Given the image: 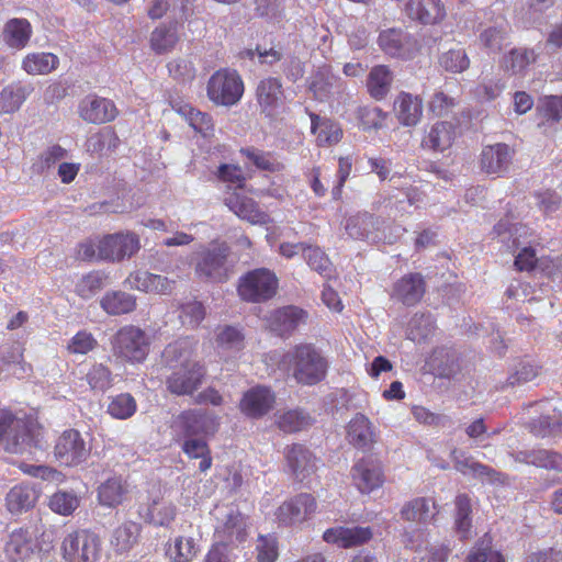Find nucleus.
Listing matches in <instances>:
<instances>
[{
    "mask_svg": "<svg viewBox=\"0 0 562 562\" xmlns=\"http://www.w3.org/2000/svg\"><path fill=\"white\" fill-rule=\"evenodd\" d=\"M198 340L180 338L167 345L161 353L162 362L172 369L167 378V389L176 395H190L204 380L206 370L196 359Z\"/></svg>",
    "mask_w": 562,
    "mask_h": 562,
    "instance_id": "nucleus-1",
    "label": "nucleus"
},
{
    "mask_svg": "<svg viewBox=\"0 0 562 562\" xmlns=\"http://www.w3.org/2000/svg\"><path fill=\"white\" fill-rule=\"evenodd\" d=\"M280 366L288 370L302 385H315L327 374L328 361L312 344H300L289 349L281 358Z\"/></svg>",
    "mask_w": 562,
    "mask_h": 562,
    "instance_id": "nucleus-2",
    "label": "nucleus"
},
{
    "mask_svg": "<svg viewBox=\"0 0 562 562\" xmlns=\"http://www.w3.org/2000/svg\"><path fill=\"white\" fill-rule=\"evenodd\" d=\"M34 443L30 425L8 411H0V446L9 453L23 454Z\"/></svg>",
    "mask_w": 562,
    "mask_h": 562,
    "instance_id": "nucleus-3",
    "label": "nucleus"
},
{
    "mask_svg": "<svg viewBox=\"0 0 562 562\" xmlns=\"http://www.w3.org/2000/svg\"><path fill=\"white\" fill-rule=\"evenodd\" d=\"M206 93L216 105L232 106L241 99L244 82L237 71L220 69L210 77Z\"/></svg>",
    "mask_w": 562,
    "mask_h": 562,
    "instance_id": "nucleus-4",
    "label": "nucleus"
},
{
    "mask_svg": "<svg viewBox=\"0 0 562 562\" xmlns=\"http://www.w3.org/2000/svg\"><path fill=\"white\" fill-rule=\"evenodd\" d=\"M113 355L127 362H142L149 351L146 334L138 327L124 326L112 339Z\"/></svg>",
    "mask_w": 562,
    "mask_h": 562,
    "instance_id": "nucleus-5",
    "label": "nucleus"
},
{
    "mask_svg": "<svg viewBox=\"0 0 562 562\" xmlns=\"http://www.w3.org/2000/svg\"><path fill=\"white\" fill-rule=\"evenodd\" d=\"M278 289L276 274L266 268L247 272L239 279L238 294L247 302H265L274 296Z\"/></svg>",
    "mask_w": 562,
    "mask_h": 562,
    "instance_id": "nucleus-6",
    "label": "nucleus"
},
{
    "mask_svg": "<svg viewBox=\"0 0 562 562\" xmlns=\"http://www.w3.org/2000/svg\"><path fill=\"white\" fill-rule=\"evenodd\" d=\"M140 249L139 236L133 232L109 234L98 243V259L122 261L131 258Z\"/></svg>",
    "mask_w": 562,
    "mask_h": 562,
    "instance_id": "nucleus-7",
    "label": "nucleus"
},
{
    "mask_svg": "<svg viewBox=\"0 0 562 562\" xmlns=\"http://www.w3.org/2000/svg\"><path fill=\"white\" fill-rule=\"evenodd\" d=\"M61 550L68 562H94L100 552V539L88 530H78L67 535Z\"/></svg>",
    "mask_w": 562,
    "mask_h": 562,
    "instance_id": "nucleus-8",
    "label": "nucleus"
},
{
    "mask_svg": "<svg viewBox=\"0 0 562 562\" xmlns=\"http://www.w3.org/2000/svg\"><path fill=\"white\" fill-rule=\"evenodd\" d=\"M90 450V446L78 430L67 429L58 437L54 454L60 464L75 467L88 459Z\"/></svg>",
    "mask_w": 562,
    "mask_h": 562,
    "instance_id": "nucleus-9",
    "label": "nucleus"
},
{
    "mask_svg": "<svg viewBox=\"0 0 562 562\" xmlns=\"http://www.w3.org/2000/svg\"><path fill=\"white\" fill-rule=\"evenodd\" d=\"M172 427L184 438L213 435L218 427V417L205 409H189L175 418Z\"/></svg>",
    "mask_w": 562,
    "mask_h": 562,
    "instance_id": "nucleus-10",
    "label": "nucleus"
},
{
    "mask_svg": "<svg viewBox=\"0 0 562 562\" xmlns=\"http://www.w3.org/2000/svg\"><path fill=\"white\" fill-rule=\"evenodd\" d=\"M528 408L536 416L530 422V430L538 437L554 435L562 426V414L552 401L543 400L529 404Z\"/></svg>",
    "mask_w": 562,
    "mask_h": 562,
    "instance_id": "nucleus-11",
    "label": "nucleus"
},
{
    "mask_svg": "<svg viewBox=\"0 0 562 562\" xmlns=\"http://www.w3.org/2000/svg\"><path fill=\"white\" fill-rule=\"evenodd\" d=\"M227 248L217 246L203 248L195 262V272L199 278L222 281L227 276Z\"/></svg>",
    "mask_w": 562,
    "mask_h": 562,
    "instance_id": "nucleus-12",
    "label": "nucleus"
},
{
    "mask_svg": "<svg viewBox=\"0 0 562 562\" xmlns=\"http://www.w3.org/2000/svg\"><path fill=\"white\" fill-rule=\"evenodd\" d=\"M315 509V498L311 494L302 493L281 504L276 516L280 524L291 526L307 520Z\"/></svg>",
    "mask_w": 562,
    "mask_h": 562,
    "instance_id": "nucleus-13",
    "label": "nucleus"
},
{
    "mask_svg": "<svg viewBox=\"0 0 562 562\" xmlns=\"http://www.w3.org/2000/svg\"><path fill=\"white\" fill-rule=\"evenodd\" d=\"M373 532L370 527L337 526L324 531L323 540L339 548L348 549L362 546L371 540Z\"/></svg>",
    "mask_w": 562,
    "mask_h": 562,
    "instance_id": "nucleus-14",
    "label": "nucleus"
},
{
    "mask_svg": "<svg viewBox=\"0 0 562 562\" xmlns=\"http://www.w3.org/2000/svg\"><path fill=\"white\" fill-rule=\"evenodd\" d=\"M379 45L385 54L400 58L412 57L416 49V41L400 29H389L381 32Z\"/></svg>",
    "mask_w": 562,
    "mask_h": 562,
    "instance_id": "nucleus-15",
    "label": "nucleus"
},
{
    "mask_svg": "<svg viewBox=\"0 0 562 562\" xmlns=\"http://www.w3.org/2000/svg\"><path fill=\"white\" fill-rule=\"evenodd\" d=\"M274 401L276 396L270 389L258 385L244 393L239 408L246 416L259 418L273 407Z\"/></svg>",
    "mask_w": 562,
    "mask_h": 562,
    "instance_id": "nucleus-16",
    "label": "nucleus"
},
{
    "mask_svg": "<svg viewBox=\"0 0 562 562\" xmlns=\"http://www.w3.org/2000/svg\"><path fill=\"white\" fill-rule=\"evenodd\" d=\"M288 470L297 481H304L316 471V459L303 445L294 443L284 451Z\"/></svg>",
    "mask_w": 562,
    "mask_h": 562,
    "instance_id": "nucleus-17",
    "label": "nucleus"
},
{
    "mask_svg": "<svg viewBox=\"0 0 562 562\" xmlns=\"http://www.w3.org/2000/svg\"><path fill=\"white\" fill-rule=\"evenodd\" d=\"M79 115L86 122L102 124L113 121L117 111L111 100L88 95L79 104Z\"/></svg>",
    "mask_w": 562,
    "mask_h": 562,
    "instance_id": "nucleus-18",
    "label": "nucleus"
},
{
    "mask_svg": "<svg viewBox=\"0 0 562 562\" xmlns=\"http://www.w3.org/2000/svg\"><path fill=\"white\" fill-rule=\"evenodd\" d=\"M383 220L369 213L357 214L347 220L346 232L353 239H367L378 243L383 239L380 228ZM384 239L386 237L384 236Z\"/></svg>",
    "mask_w": 562,
    "mask_h": 562,
    "instance_id": "nucleus-19",
    "label": "nucleus"
},
{
    "mask_svg": "<svg viewBox=\"0 0 562 562\" xmlns=\"http://www.w3.org/2000/svg\"><path fill=\"white\" fill-rule=\"evenodd\" d=\"M451 456L456 470L464 475H472L473 477L481 479L492 484H503L505 482L504 474L488 465L475 461L472 457L465 456L462 451L453 450Z\"/></svg>",
    "mask_w": 562,
    "mask_h": 562,
    "instance_id": "nucleus-20",
    "label": "nucleus"
},
{
    "mask_svg": "<svg viewBox=\"0 0 562 562\" xmlns=\"http://www.w3.org/2000/svg\"><path fill=\"white\" fill-rule=\"evenodd\" d=\"M351 475L355 485L363 494L381 487L384 481L381 465L369 459L359 460L352 467Z\"/></svg>",
    "mask_w": 562,
    "mask_h": 562,
    "instance_id": "nucleus-21",
    "label": "nucleus"
},
{
    "mask_svg": "<svg viewBox=\"0 0 562 562\" xmlns=\"http://www.w3.org/2000/svg\"><path fill=\"white\" fill-rule=\"evenodd\" d=\"M256 94L262 113L270 117L278 114L284 99L282 83L279 79L266 78L261 80Z\"/></svg>",
    "mask_w": 562,
    "mask_h": 562,
    "instance_id": "nucleus-22",
    "label": "nucleus"
},
{
    "mask_svg": "<svg viewBox=\"0 0 562 562\" xmlns=\"http://www.w3.org/2000/svg\"><path fill=\"white\" fill-rule=\"evenodd\" d=\"M378 432L371 420L363 414H356L347 426V440L358 449H370L375 443Z\"/></svg>",
    "mask_w": 562,
    "mask_h": 562,
    "instance_id": "nucleus-23",
    "label": "nucleus"
},
{
    "mask_svg": "<svg viewBox=\"0 0 562 562\" xmlns=\"http://www.w3.org/2000/svg\"><path fill=\"white\" fill-rule=\"evenodd\" d=\"M425 291L426 284L422 274L408 273L395 282L392 297L406 306H413L423 299Z\"/></svg>",
    "mask_w": 562,
    "mask_h": 562,
    "instance_id": "nucleus-24",
    "label": "nucleus"
},
{
    "mask_svg": "<svg viewBox=\"0 0 562 562\" xmlns=\"http://www.w3.org/2000/svg\"><path fill=\"white\" fill-rule=\"evenodd\" d=\"M406 12L412 20L425 25L438 24L446 16V8L441 0H409Z\"/></svg>",
    "mask_w": 562,
    "mask_h": 562,
    "instance_id": "nucleus-25",
    "label": "nucleus"
},
{
    "mask_svg": "<svg viewBox=\"0 0 562 562\" xmlns=\"http://www.w3.org/2000/svg\"><path fill=\"white\" fill-rule=\"evenodd\" d=\"M225 204L239 218L248 221L251 224L266 225L270 222L269 215L260 211L252 199L240 193H232L225 199Z\"/></svg>",
    "mask_w": 562,
    "mask_h": 562,
    "instance_id": "nucleus-26",
    "label": "nucleus"
},
{
    "mask_svg": "<svg viewBox=\"0 0 562 562\" xmlns=\"http://www.w3.org/2000/svg\"><path fill=\"white\" fill-rule=\"evenodd\" d=\"M125 283L128 288L157 294H168L172 291L175 281L167 277L154 274L148 271H136L131 273Z\"/></svg>",
    "mask_w": 562,
    "mask_h": 562,
    "instance_id": "nucleus-27",
    "label": "nucleus"
},
{
    "mask_svg": "<svg viewBox=\"0 0 562 562\" xmlns=\"http://www.w3.org/2000/svg\"><path fill=\"white\" fill-rule=\"evenodd\" d=\"M214 515L217 520L215 527L217 533H223L227 538L243 539L245 521L236 506L225 505L216 507Z\"/></svg>",
    "mask_w": 562,
    "mask_h": 562,
    "instance_id": "nucleus-28",
    "label": "nucleus"
},
{
    "mask_svg": "<svg viewBox=\"0 0 562 562\" xmlns=\"http://www.w3.org/2000/svg\"><path fill=\"white\" fill-rule=\"evenodd\" d=\"M513 158V150L508 145L497 143L483 148L481 154V168L486 173L505 172Z\"/></svg>",
    "mask_w": 562,
    "mask_h": 562,
    "instance_id": "nucleus-29",
    "label": "nucleus"
},
{
    "mask_svg": "<svg viewBox=\"0 0 562 562\" xmlns=\"http://www.w3.org/2000/svg\"><path fill=\"white\" fill-rule=\"evenodd\" d=\"M4 553L10 562H25L33 553L30 531L23 528L13 530L5 543Z\"/></svg>",
    "mask_w": 562,
    "mask_h": 562,
    "instance_id": "nucleus-30",
    "label": "nucleus"
},
{
    "mask_svg": "<svg viewBox=\"0 0 562 562\" xmlns=\"http://www.w3.org/2000/svg\"><path fill=\"white\" fill-rule=\"evenodd\" d=\"M435 502L427 497H416L406 502L400 514L402 519L417 524H428L437 515Z\"/></svg>",
    "mask_w": 562,
    "mask_h": 562,
    "instance_id": "nucleus-31",
    "label": "nucleus"
},
{
    "mask_svg": "<svg viewBox=\"0 0 562 562\" xmlns=\"http://www.w3.org/2000/svg\"><path fill=\"white\" fill-rule=\"evenodd\" d=\"M394 111L401 124L414 126L423 115V102L416 95L401 92L394 102Z\"/></svg>",
    "mask_w": 562,
    "mask_h": 562,
    "instance_id": "nucleus-32",
    "label": "nucleus"
},
{
    "mask_svg": "<svg viewBox=\"0 0 562 562\" xmlns=\"http://www.w3.org/2000/svg\"><path fill=\"white\" fill-rule=\"evenodd\" d=\"M342 82L333 74L329 66L319 67L310 78V90L315 98L323 101L329 98L335 90H340Z\"/></svg>",
    "mask_w": 562,
    "mask_h": 562,
    "instance_id": "nucleus-33",
    "label": "nucleus"
},
{
    "mask_svg": "<svg viewBox=\"0 0 562 562\" xmlns=\"http://www.w3.org/2000/svg\"><path fill=\"white\" fill-rule=\"evenodd\" d=\"M177 514L176 506L160 495H156L147 505L143 517L149 524L160 527L169 526Z\"/></svg>",
    "mask_w": 562,
    "mask_h": 562,
    "instance_id": "nucleus-34",
    "label": "nucleus"
},
{
    "mask_svg": "<svg viewBox=\"0 0 562 562\" xmlns=\"http://www.w3.org/2000/svg\"><path fill=\"white\" fill-rule=\"evenodd\" d=\"M310 117L311 131L316 136L318 146H331L341 139L342 131L337 123L315 113H311Z\"/></svg>",
    "mask_w": 562,
    "mask_h": 562,
    "instance_id": "nucleus-35",
    "label": "nucleus"
},
{
    "mask_svg": "<svg viewBox=\"0 0 562 562\" xmlns=\"http://www.w3.org/2000/svg\"><path fill=\"white\" fill-rule=\"evenodd\" d=\"M100 305L109 315H123L136 308V297L124 291H109L102 296Z\"/></svg>",
    "mask_w": 562,
    "mask_h": 562,
    "instance_id": "nucleus-36",
    "label": "nucleus"
},
{
    "mask_svg": "<svg viewBox=\"0 0 562 562\" xmlns=\"http://www.w3.org/2000/svg\"><path fill=\"white\" fill-rule=\"evenodd\" d=\"M37 501V492L30 485L13 486L7 494V508L11 514H21L31 509Z\"/></svg>",
    "mask_w": 562,
    "mask_h": 562,
    "instance_id": "nucleus-37",
    "label": "nucleus"
},
{
    "mask_svg": "<svg viewBox=\"0 0 562 562\" xmlns=\"http://www.w3.org/2000/svg\"><path fill=\"white\" fill-rule=\"evenodd\" d=\"M454 128L451 123L438 122L431 126L423 139V146L436 151L448 149L454 140Z\"/></svg>",
    "mask_w": 562,
    "mask_h": 562,
    "instance_id": "nucleus-38",
    "label": "nucleus"
},
{
    "mask_svg": "<svg viewBox=\"0 0 562 562\" xmlns=\"http://www.w3.org/2000/svg\"><path fill=\"white\" fill-rule=\"evenodd\" d=\"M31 35L32 26L26 19H11L3 27V40L12 48H24Z\"/></svg>",
    "mask_w": 562,
    "mask_h": 562,
    "instance_id": "nucleus-39",
    "label": "nucleus"
},
{
    "mask_svg": "<svg viewBox=\"0 0 562 562\" xmlns=\"http://www.w3.org/2000/svg\"><path fill=\"white\" fill-rule=\"evenodd\" d=\"M177 23L161 24L150 34V47L157 54L171 52L179 42Z\"/></svg>",
    "mask_w": 562,
    "mask_h": 562,
    "instance_id": "nucleus-40",
    "label": "nucleus"
},
{
    "mask_svg": "<svg viewBox=\"0 0 562 562\" xmlns=\"http://www.w3.org/2000/svg\"><path fill=\"white\" fill-rule=\"evenodd\" d=\"M172 108L182 115L189 123V125L204 137L213 135L214 125L212 117L207 113H203L199 110L193 109L189 104H172Z\"/></svg>",
    "mask_w": 562,
    "mask_h": 562,
    "instance_id": "nucleus-41",
    "label": "nucleus"
},
{
    "mask_svg": "<svg viewBox=\"0 0 562 562\" xmlns=\"http://www.w3.org/2000/svg\"><path fill=\"white\" fill-rule=\"evenodd\" d=\"M140 526L125 521L117 526L111 537V546L117 553L128 552L138 541Z\"/></svg>",
    "mask_w": 562,
    "mask_h": 562,
    "instance_id": "nucleus-42",
    "label": "nucleus"
},
{
    "mask_svg": "<svg viewBox=\"0 0 562 562\" xmlns=\"http://www.w3.org/2000/svg\"><path fill=\"white\" fill-rule=\"evenodd\" d=\"M127 493V484L121 476H113L103 482L98 488L101 505L115 507L121 504Z\"/></svg>",
    "mask_w": 562,
    "mask_h": 562,
    "instance_id": "nucleus-43",
    "label": "nucleus"
},
{
    "mask_svg": "<svg viewBox=\"0 0 562 562\" xmlns=\"http://www.w3.org/2000/svg\"><path fill=\"white\" fill-rule=\"evenodd\" d=\"M304 316L303 310L295 306H286L273 313L271 327L279 335H285L294 330Z\"/></svg>",
    "mask_w": 562,
    "mask_h": 562,
    "instance_id": "nucleus-44",
    "label": "nucleus"
},
{
    "mask_svg": "<svg viewBox=\"0 0 562 562\" xmlns=\"http://www.w3.org/2000/svg\"><path fill=\"white\" fill-rule=\"evenodd\" d=\"M392 81V72L386 66L379 65L373 67L367 80L370 95L375 100L384 99L391 89Z\"/></svg>",
    "mask_w": 562,
    "mask_h": 562,
    "instance_id": "nucleus-45",
    "label": "nucleus"
},
{
    "mask_svg": "<svg viewBox=\"0 0 562 562\" xmlns=\"http://www.w3.org/2000/svg\"><path fill=\"white\" fill-rule=\"evenodd\" d=\"M199 551V540L196 538L178 536L167 553L172 562H191Z\"/></svg>",
    "mask_w": 562,
    "mask_h": 562,
    "instance_id": "nucleus-46",
    "label": "nucleus"
},
{
    "mask_svg": "<svg viewBox=\"0 0 562 562\" xmlns=\"http://www.w3.org/2000/svg\"><path fill=\"white\" fill-rule=\"evenodd\" d=\"M58 63V57L52 53H32L25 56L22 67L29 75H46L55 70Z\"/></svg>",
    "mask_w": 562,
    "mask_h": 562,
    "instance_id": "nucleus-47",
    "label": "nucleus"
},
{
    "mask_svg": "<svg viewBox=\"0 0 562 562\" xmlns=\"http://www.w3.org/2000/svg\"><path fill=\"white\" fill-rule=\"evenodd\" d=\"M33 88L31 86H9L0 92V111L13 113L18 111Z\"/></svg>",
    "mask_w": 562,
    "mask_h": 562,
    "instance_id": "nucleus-48",
    "label": "nucleus"
},
{
    "mask_svg": "<svg viewBox=\"0 0 562 562\" xmlns=\"http://www.w3.org/2000/svg\"><path fill=\"white\" fill-rule=\"evenodd\" d=\"M183 452L191 459H201L199 469L201 472L207 471L212 465L210 448L203 438L189 437L182 445Z\"/></svg>",
    "mask_w": 562,
    "mask_h": 562,
    "instance_id": "nucleus-49",
    "label": "nucleus"
},
{
    "mask_svg": "<svg viewBox=\"0 0 562 562\" xmlns=\"http://www.w3.org/2000/svg\"><path fill=\"white\" fill-rule=\"evenodd\" d=\"M509 26L501 24L485 29L480 34V42L490 53H499L507 44Z\"/></svg>",
    "mask_w": 562,
    "mask_h": 562,
    "instance_id": "nucleus-50",
    "label": "nucleus"
},
{
    "mask_svg": "<svg viewBox=\"0 0 562 562\" xmlns=\"http://www.w3.org/2000/svg\"><path fill=\"white\" fill-rule=\"evenodd\" d=\"M119 145V138L113 131L104 128L91 135L86 142L87 151L103 155L105 151L114 150Z\"/></svg>",
    "mask_w": 562,
    "mask_h": 562,
    "instance_id": "nucleus-51",
    "label": "nucleus"
},
{
    "mask_svg": "<svg viewBox=\"0 0 562 562\" xmlns=\"http://www.w3.org/2000/svg\"><path fill=\"white\" fill-rule=\"evenodd\" d=\"M277 424L285 432H295L308 427L312 424V418L301 409H291L279 414Z\"/></svg>",
    "mask_w": 562,
    "mask_h": 562,
    "instance_id": "nucleus-52",
    "label": "nucleus"
},
{
    "mask_svg": "<svg viewBox=\"0 0 562 562\" xmlns=\"http://www.w3.org/2000/svg\"><path fill=\"white\" fill-rule=\"evenodd\" d=\"M538 58V53L533 48H516L512 49L505 59V67L513 74L522 72L529 65L533 64Z\"/></svg>",
    "mask_w": 562,
    "mask_h": 562,
    "instance_id": "nucleus-53",
    "label": "nucleus"
},
{
    "mask_svg": "<svg viewBox=\"0 0 562 562\" xmlns=\"http://www.w3.org/2000/svg\"><path fill=\"white\" fill-rule=\"evenodd\" d=\"M435 330L432 317L429 314H416L409 321L407 338L413 341L427 339Z\"/></svg>",
    "mask_w": 562,
    "mask_h": 562,
    "instance_id": "nucleus-54",
    "label": "nucleus"
},
{
    "mask_svg": "<svg viewBox=\"0 0 562 562\" xmlns=\"http://www.w3.org/2000/svg\"><path fill=\"white\" fill-rule=\"evenodd\" d=\"M244 334L236 327L224 326L216 335V346L223 351L237 352L244 347Z\"/></svg>",
    "mask_w": 562,
    "mask_h": 562,
    "instance_id": "nucleus-55",
    "label": "nucleus"
},
{
    "mask_svg": "<svg viewBox=\"0 0 562 562\" xmlns=\"http://www.w3.org/2000/svg\"><path fill=\"white\" fill-rule=\"evenodd\" d=\"M304 258L311 269L315 270L321 276H330L333 265L328 256L319 247L308 245V247L304 249Z\"/></svg>",
    "mask_w": 562,
    "mask_h": 562,
    "instance_id": "nucleus-56",
    "label": "nucleus"
},
{
    "mask_svg": "<svg viewBox=\"0 0 562 562\" xmlns=\"http://www.w3.org/2000/svg\"><path fill=\"white\" fill-rule=\"evenodd\" d=\"M136 412V402L127 393L120 394L112 398L108 406V413L117 419H126Z\"/></svg>",
    "mask_w": 562,
    "mask_h": 562,
    "instance_id": "nucleus-57",
    "label": "nucleus"
},
{
    "mask_svg": "<svg viewBox=\"0 0 562 562\" xmlns=\"http://www.w3.org/2000/svg\"><path fill=\"white\" fill-rule=\"evenodd\" d=\"M404 542L407 547L409 546L415 550L416 555L414 559L416 562H445L449 553V549L443 546H431L430 548H426V550H422L414 546L412 537L408 533L405 535Z\"/></svg>",
    "mask_w": 562,
    "mask_h": 562,
    "instance_id": "nucleus-58",
    "label": "nucleus"
},
{
    "mask_svg": "<svg viewBox=\"0 0 562 562\" xmlns=\"http://www.w3.org/2000/svg\"><path fill=\"white\" fill-rule=\"evenodd\" d=\"M79 506V498L72 492L59 491L49 498V507L53 512L67 516Z\"/></svg>",
    "mask_w": 562,
    "mask_h": 562,
    "instance_id": "nucleus-59",
    "label": "nucleus"
},
{
    "mask_svg": "<svg viewBox=\"0 0 562 562\" xmlns=\"http://www.w3.org/2000/svg\"><path fill=\"white\" fill-rule=\"evenodd\" d=\"M170 76L181 82H189L195 78V67L190 57H178L168 64Z\"/></svg>",
    "mask_w": 562,
    "mask_h": 562,
    "instance_id": "nucleus-60",
    "label": "nucleus"
},
{
    "mask_svg": "<svg viewBox=\"0 0 562 562\" xmlns=\"http://www.w3.org/2000/svg\"><path fill=\"white\" fill-rule=\"evenodd\" d=\"M104 274L100 271H92L83 276L76 284V292L82 299L91 297L104 285Z\"/></svg>",
    "mask_w": 562,
    "mask_h": 562,
    "instance_id": "nucleus-61",
    "label": "nucleus"
},
{
    "mask_svg": "<svg viewBox=\"0 0 562 562\" xmlns=\"http://www.w3.org/2000/svg\"><path fill=\"white\" fill-rule=\"evenodd\" d=\"M91 390L104 392L112 385V373L102 363L94 364L86 375Z\"/></svg>",
    "mask_w": 562,
    "mask_h": 562,
    "instance_id": "nucleus-62",
    "label": "nucleus"
},
{
    "mask_svg": "<svg viewBox=\"0 0 562 562\" xmlns=\"http://www.w3.org/2000/svg\"><path fill=\"white\" fill-rule=\"evenodd\" d=\"M440 65L450 72L460 74L469 68L470 60L462 49H450L440 57Z\"/></svg>",
    "mask_w": 562,
    "mask_h": 562,
    "instance_id": "nucleus-63",
    "label": "nucleus"
},
{
    "mask_svg": "<svg viewBox=\"0 0 562 562\" xmlns=\"http://www.w3.org/2000/svg\"><path fill=\"white\" fill-rule=\"evenodd\" d=\"M532 465L562 472V454L547 449H535Z\"/></svg>",
    "mask_w": 562,
    "mask_h": 562,
    "instance_id": "nucleus-64",
    "label": "nucleus"
}]
</instances>
